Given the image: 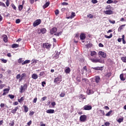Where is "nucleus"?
<instances>
[{"instance_id": "nucleus-1", "label": "nucleus", "mask_w": 126, "mask_h": 126, "mask_svg": "<svg viewBox=\"0 0 126 126\" xmlns=\"http://www.w3.org/2000/svg\"><path fill=\"white\" fill-rule=\"evenodd\" d=\"M27 87H28V85H27V84H25L24 86H21V88L20 89V93H23L27 89Z\"/></svg>"}, {"instance_id": "nucleus-2", "label": "nucleus", "mask_w": 126, "mask_h": 126, "mask_svg": "<svg viewBox=\"0 0 126 126\" xmlns=\"http://www.w3.org/2000/svg\"><path fill=\"white\" fill-rule=\"evenodd\" d=\"M92 63H104L105 61L104 60H102L101 59H90Z\"/></svg>"}, {"instance_id": "nucleus-3", "label": "nucleus", "mask_w": 126, "mask_h": 126, "mask_svg": "<svg viewBox=\"0 0 126 126\" xmlns=\"http://www.w3.org/2000/svg\"><path fill=\"white\" fill-rule=\"evenodd\" d=\"M61 81H62V76H60V77H57L55 79L54 83H57V84H59V83H60Z\"/></svg>"}, {"instance_id": "nucleus-4", "label": "nucleus", "mask_w": 126, "mask_h": 126, "mask_svg": "<svg viewBox=\"0 0 126 126\" xmlns=\"http://www.w3.org/2000/svg\"><path fill=\"white\" fill-rule=\"evenodd\" d=\"M83 110H85V111H90V110H92V106L89 105H85L83 107Z\"/></svg>"}, {"instance_id": "nucleus-5", "label": "nucleus", "mask_w": 126, "mask_h": 126, "mask_svg": "<svg viewBox=\"0 0 126 126\" xmlns=\"http://www.w3.org/2000/svg\"><path fill=\"white\" fill-rule=\"evenodd\" d=\"M51 46H52V45L48 43H43V48L45 49H50L51 48Z\"/></svg>"}, {"instance_id": "nucleus-6", "label": "nucleus", "mask_w": 126, "mask_h": 126, "mask_svg": "<svg viewBox=\"0 0 126 126\" xmlns=\"http://www.w3.org/2000/svg\"><path fill=\"white\" fill-rule=\"evenodd\" d=\"M41 24V20H37L33 23L34 27H36V26H38V25Z\"/></svg>"}, {"instance_id": "nucleus-7", "label": "nucleus", "mask_w": 126, "mask_h": 126, "mask_svg": "<svg viewBox=\"0 0 126 126\" xmlns=\"http://www.w3.org/2000/svg\"><path fill=\"white\" fill-rule=\"evenodd\" d=\"M98 55H100L102 58H106L107 57V54L106 53L102 52V51H99L98 52Z\"/></svg>"}, {"instance_id": "nucleus-8", "label": "nucleus", "mask_w": 126, "mask_h": 126, "mask_svg": "<svg viewBox=\"0 0 126 126\" xmlns=\"http://www.w3.org/2000/svg\"><path fill=\"white\" fill-rule=\"evenodd\" d=\"M86 119H87L86 115H82L80 117V120L81 122H85V121H86Z\"/></svg>"}, {"instance_id": "nucleus-9", "label": "nucleus", "mask_w": 126, "mask_h": 126, "mask_svg": "<svg viewBox=\"0 0 126 126\" xmlns=\"http://www.w3.org/2000/svg\"><path fill=\"white\" fill-rule=\"evenodd\" d=\"M26 77V73H23L21 75V78L19 79V81H21L22 80L25 79Z\"/></svg>"}, {"instance_id": "nucleus-10", "label": "nucleus", "mask_w": 126, "mask_h": 126, "mask_svg": "<svg viewBox=\"0 0 126 126\" xmlns=\"http://www.w3.org/2000/svg\"><path fill=\"white\" fill-rule=\"evenodd\" d=\"M104 13L105 14L111 15V14H113L114 13V12H113V11H112L111 10H106V11H104Z\"/></svg>"}, {"instance_id": "nucleus-11", "label": "nucleus", "mask_w": 126, "mask_h": 126, "mask_svg": "<svg viewBox=\"0 0 126 126\" xmlns=\"http://www.w3.org/2000/svg\"><path fill=\"white\" fill-rule=\"evenodd\" d=\"M93 69H94L95 70H103V67H92Z\"/></svg>"}, {"instance_id": "nucleus-12", "label": "nucleus", "mask_w": 126, "mask_h": 126, "mask_svg": "<svg viewBox=\"0 0 126 126\" xmlns=\"http://www.w3.org/2000/svg\"><path fill=\"white\" fill-rule=\"evenodd\" d=\"M4 93L2 94L3 96H5L6 95V93H8L9 92V89H5L3 90Z\"/></svg>"}, {"instance_id": "nucleus-13", "label": "nucleus", "mask_w": 126, "mask_h": 126, "mask_svg": "<svg viewBox=\"0 0 126 126\" xmlns=\"http://www.w3.org/2000/svg\"><path fill=\"white\" fill-rule=\"evenodd\" d=\"M56 32H57V29H56V28H53L50 31V33L52 34H55V33H56Z\"/></svg>"}, {"instance_id": "nucleus-14", "label": "nucleus", "mask_w": 126, "mask_h": 126, "mask_svg": "<svg viewBox=\"0 0 126 126\" xmlns=\"http://www.w3.org/2000/svg\"><path fill=\"white\" fill-rule=\"evenodd\" d=\"M47 114H54L55 113V110L54 109H48L46 111Z\"/></svg>"}, {"instance_id": "nucleus-15", "label": "nucleus", "mask_w": 126, "mask_h": 126, "mask_svg": "<svg viewBox=\"0 0 126 126\" xmlns=\"http://www.w3.org/2000/svg\"><path fill=\"white\" fill-rule=\"evenodd\" d=\"M75 16V13L72 12L70 16L67 17V19H72Z\"/></svg>"}, {"instance_id": "nucleus-16", "label": "nucleus", "mask_w": 126, "mask_h": 126, "mask_svg": "<svg viewBox=\"0 0 126 126\" xmlns=\"http://www.w3.org/2000/svg\"><path fill=\"white\" fill-rule=\"evenodd\" d=\"M85 38H86V35H85V33H81L80 35V39L85 40Z\"/></svg>"}, {"instance_id": "nucleus-17", "label": "nucleus", "mask_w": 126, "mask_h": 126, "mask_svg": "<svg viewBox=\"0 0 126 126\" xmlns=\"http://www.w3.org/2000/svg\"><path fill=\"white\" fill-rule=\"evenodd\" d=\"M19 107L20 106H17L14 109H13L11 111V113L12 114H15V113H16V111H17L18 110V109H19Z\"/></svg>"}, {"instance_id": "nucleus-18", "label": "nucleus", "mask_w": 126, "mask_h": 126, "mask_svg": "<svg viewBox=\"0 0 126 126\" xmlns=\"http://www.w3.org/2000/svg\"><path fill=\"white\" fill-rule=\"evenodd\" d=\"M50 5V2H47L43 6V8L45 9V8H47L48 6Z\"/></svg>"}, {"instance_id": "nucleus-19", "label": "nucleus", "mask_w": 126, "mask_h": 126, "mask_svg": "<svg viewBox=\"0 0 126 126\" xmlns=\"http://www.w3.org/2000/svg\"><path fill=\"white\" fill-rule=\"evenodd\" d=\"M65 73L68 74L70 72V67H66L64 70Z\"/></svg>"}, {"instance_id": "nucleus-20", "label": "nucleus", "mask_w": 126, "mask_h": 126, "mask_svg": "<svg viewBox=\"0 0 126 126\" xmlns=\"http://www.w3.org/2000/svg\"><path fill=\"white\" fill-rule=\"evenodd\" d=\"M32 78L33 79H37L38 78V75H37V74H33L32 75Z\"/></svg>"}, {"instance_id": "nucleus-21", "label": "nucleus", "mask_w": 126, "mask_h": 126, "mask_svg": "<svg viewBox=\"0 0 126 126\" xmlns=\"http://www.w3.org/2000/svg\"><path fill=\"white\" fill-rule=\"evenodd\" d=\"M3 41L5 43H7V36L6 35H3Z\"/></svg>"}, {"instance_id": "nucleus-22", "label": "nucleus", "mask_w": 126, "mask_h": 126, "mask_svg": "<svg viewBox=\"0 0 126 126\" xmlns=\"http://www.w3.org/2000/svg\"><path fill=\"white\" fill-rule=\"evenodd\" d=\"M18 47H19V45H18L16 43H14V44H12L11 46V48H12L13 49H14L15 48H18Z\"/></svg>"}, {"instance_id": "nucleus-23", "label": "nucleus", "mask_w": 126, "mask_h": 126, "mask_svg": "<svg viewBox=\"0 0 126 126\" xmlns=\"http://www.w3.org/2000/svg\"><path fill=\"white\" fill-rule=\"evenodd\" d=\"M126 26V25H122L121 26H120L118 29V31H122V30H123V29H124V27H125Z\"/></svg>"}, {"instance_id": "nucleus-24", "label": "nucleus", "mask_w": 126, "mask_h": 126, "mask_svg": "<svg viewBox=\"0 0 126 126\" xmlns=\"http://www.w3.org/2000/svg\"><path fill=\"white\" fill-rule=\"evenodd\" d=\"M59 55H60V53H56L54 56H53V59L54 60H57V59H59Z\"/></svg>"}, {"instance_id": "nucleus-25", "label": "nucleus", "mask_w": 126, "mask_h": 126, "mask_svg": "<svg viewBox=\"0 0 126 126\" xmlns=\"http://www.w3.org/2000/svg\"><path fill=\"white\" fill-rule=\"evenodd\" d=\"M23 107L24 108V111H25V113H27V112H28L29 111V108L28 107H27V106L26 105H24Z\"/></svg>"}, {"instance_id": "nucleus-26", "label": "nucleus", "mask_w": 126, "mask_h": 126, "mask_svg": "<svg viewBox=\"0 0 126 126\" xmlns=\"http://www.w3.org/2000/svg\"><path fill=\"white\" fill-rule=\"evenodd\" d=\"M105 38H106L107 39H111L113 37V33H111L110 35L108 36L107 35H104Z\"/></svg>"}, {"instance_id": "nucleus-27", "label": "nucleus", "mask_w": 126, "mask_h": 126, "mask_svg": "<svg viewBox=\"0 0 126 126\" xmlns=\"http://www.w3.org/2000/svg\"><path fill=\"white\" fill-rule=\"evenodd\" d=\"M99 81H100V77L99 76H95V82L99 83Z\"/></svg>"}, {"instance_id": "nucleus-28", "label": "nucleus", "mask_w": 126, "mask_h": 126, "mask_svg": "<svg viewBox=\"0 0 126 126\" xmlns=\"http://www.w3.org/2000/svg\"><path fill=\"white\" fill-rule=\"evenodd\" d=\"M41 33H42V34H45V33H46V32H47V31L46 30V29L43 28V29H41L40 30Z\"/></svg>"}, {"instance_id": "nucleus-29", "label": "nucleus", "mask_w": 126, "mask_h": 126, "mask_svg": "<svg viewBox=\"0 0 126 126\" xmlns=\"http://www.w3.org/2000/svg\"><path fill=\"white\" fill-rule=\"evenodd\" d=\"M96 54H97V53H96V52L95 51H92L91 53V56L92 57H94V56H96Z\"/></svg>"}, {"instance_id": "nucleus-30", "label": "nucleus", "mask_w": 126, "mask_h": 126, "mask_svg": "<svg viewBox=\"0 0 126 126\" xmlns=\"http://www.w3.org/2000/svg\"><path fill=\"white\" fill-rule=\"evenodd\" d=\"M121 80H122V81H125L126 80V79L124 78V75H123V74H121L120 76Z\"/></svg>"}, {"instance_id": "nucleus-31", "label": "nucleus", "mask_w": 126, "mask_h": 126, "mask_svg": "<svg viewBox=\"0 0 126 126\" xmlns=\"http://www.w3.org/2000/svg\"><path fill=\"white\" fill-rule=\"evenodd\" d=\"M18 102H19V103H21L22 102H23V101H24V97H22L21 98H19L18 99Z\"/></svg>"}, {"instance_id": "nucleus-32", "label": "nucleus", "mask_w": 126, "mask_h": 126, "mask_svg": "<svg viewBox=\"0 0 126 126\" xmlns=\"http://www.w3.org/2000/svg\"><path fill=\"white\" fill-rule=\"evenodd\" d=\"M122 42L123 44H126V40L125 39V35H122Z\"/></svg>"}, {"instance_id": "nucleus-33", "label": "nucleus", "mask_w": 126, "mask_h": 126, "mask_svg": "<svg viewBox=\"0 0 126 126\" xmlns=\"http://www.w3.org/2000/svg\"><path fill=\"white\" fill-rule=\"evenodd\" d=\"M30 63V60H26L22 63V64H26V63Z\"/></svg>"}, {"instance_id": "nucleus-34", "label": "nucleus", "mask_w": 126, "mask_h": 126, "mask_svg": "<svg viewBox=\"0 0 126 126\" xmlns=\"http://www.w3.org/2000/svg\"><path fill=\"white\" fill-rule=\"evenodd\" d=\"M88 92V94H89V95H90V94H93V93H94V92H93V91L91 90H89L87 91Z\"/></svg>"}, {"instance_id": "nucleus-35", "label": "nucleus", "mask_w": 126, "mask_h": 126, "mask_svg": "<svg viewBox=\"0 0 126 126\" xmlns=\"http://www.w3.org/2000/svg\"><path fill=\"white\" fill-rule=\"evenodd\" d=\"M112 113H113V111L110 110L109 112H108L106 114V116L107 117H109V116H111V114H112Z\"/></svg>"}, {"instance_id": "nucleus-36", "label": "nucleus", "mask_w": 126, "mask_h": 126, "mask_svg": "<svg viewBox=\"0 0 126 126\" xmlns=\"http://www.w3.org/2000/svg\"><path fill=\"white\" fill-rule=\"evenodd\" d=\"M108 21L109 22H110V23H111L112 24H115L116 23V21H115V20L112 21L111 20H109Z\"/></svg>"}, {"instance_id": "nucleus-37", "label": "nucleus", "mask_w": 126, "mask_h": 126, "mask_svg": "<svg viewBox=\"0 0 126 126\" xmlns=\"http://www.w3.org/2000/svg\"><path fill=\"white\" fill-rule=\"evenodd\" d=\"M36 63L37 61H36L35 60H32V64H36Z\"/></svg>"}, {"instance_id": "nucleus-38", "label": "nucleus", "mask_w": 126, "mask_h": 126, "mask_svg": "<svg viewBox=\"0 0 126 126\" xmlns=\"http://www.w3.org/2000/svg\"><path fill=\"white\" fill-rule=\"evenodd\" d=\"M82 81L83 82H85L86 83H87L89 81H88V79L84 78V79H82Z\"/></svg>"}, {"instance_id": "nucleus-39", "label": "nucleus", "mask_w": 126, "mask_h": 126, "mask_svg": "<svg viewBox=\"0 0 126 126\" xmlns=\"http://www.w3.org/2000/svg\"><path fill=\"white\" fill-rule=\"evenodd\" d=\"M121 60L124 62V63H126V57H122Z\"/></svg>"}, {"instance_id": "nucleus-40", "label": "nucleus", "mask_w": 126, "mask_h": 126, "mask_svg": "<svg viewBox=\"0 0 126 126\" xmlns=\"http://www.w3.org/2000/svg\"><path fill=\"white\" fill-rule=\"evenodd\" d=\"M8 97H9V98L10 99H14V95L9 94Z\"/></svg>"}, {"instance_id": "nucleus-41", "label": "nucleus", "mask_w": 126, "mask_h": 126, "mask_svg": "<svg viewBox=\"0 0 126 126\" xmlns=\"http://www.w3.org/2000/svg\"><path fill=\"white\" fill-rule=\"evenodd\" d=\"M21 78V75H20V74H18L16 76V79H20Z\"/></svg>"}, {"instance_id": "nucleus-42", "label": "nucleus", "mask_w": 126, "mask_h": 126, "mask_svg": "<svg viewBox=\"0 0 126 126\" xmlns=\"http://www.w3.org/2000/svg\"><path fill=\"white\" fill-rule=\"evenodd\" d=\"M83 70H84V71H86V72H87V67L86 66H85L84 67H83Z\"/></svg>"}, {"instance_id": "nucleus-43", "label": "nucleus", "mask_w": 126, "mask_h": 126, "mask_svg": "<svg viewBox=\"0 0 126 126\" xmlns=\"http://www.w3.org/2000/svg\"><path fill=\"white\" fill-rule=\"evenodd\" d=\"M87 17H89V18L92 19V18H93V16L92 14H90L87 15Z\"/></svg>"}, {"instance_id": "nucleus-44", "label": "nucleus", "mask_w": 126, "mask_h": 126, "mask_svg": "<svg viewBox=\"0 0 126 126\" xmlns=\"http://www.w3.org/2000/svg\"><path fill=\"white\" fill-rule=\"evenodd\" d=\"M1 61L4 63H6L7 61L6 60L3 59H1Z\"/></svg>"}, {"instance_id": "nucleus-45", "label": "nucleus", "mask_w": 126, "mask_h": 126, "mask_svg": "<svg viewBox=\"0 0 126 126\" xmlns=\"http://www.w3.org/2000/svg\"><path fill=\"white\" fill-rule=\"evenodd\" d=\"M113 1L112 0H108L106 2V3H113Z\"/></svg>"}, {"instance_id": "nucleus-46", "label": "nucleus", "mask_w": 126, "mask_h": 126, "mask_svg": "<svg viewBox=\"0 0 126 126\" xmlns=\"http://www.w3.org/2000/svg\"><path fill=\"white\" fill-rule=\"evenodd\" d=\"M111 74H112L110 72L107 73V74L106 75V77L109 78V77H110V76H111Z\"/></svg>"}, {"instance_id": "nucleus-47", "label": "nucleus", "mask_w": 126, "mask_h": 126, "mask_svg": "<svg viewBox=\"0 0 126 126\" xmlns=\"http://www.w3.org/2000/svg\"><path fill=\"white\" fill-rule=\"evenodd\" d=\"M4 86H5V84L0 85V89H2V88H3V87H4Z\"/></svg>"}, {"instance_id": "nucleus-48", "label": "nucleus", "mask_w": 126, "mask_h": 126, "mask_svg": "<svg viewBox=\"0 0 126 126\" xmlns=\"http://www.w3.org/2000/svg\"><path fill=\"white\" fill-rule=\"evenodd\" d=\"M65 95V94H64V93H62L60 96V97H64V95Z\"/></svg>"}, {"instance_id": "nucleus-49", "label": "nucleus", "mask_w": 126, "mask_h": 126, "mask_svg": "<svg viewBox=\"0 0 126 126\" xmlns=\"http://www.w3.org/2000/svg\"><path fill=\"white\" fill-rule=\"evenodd\" d=\"M124 121V119L120 118L118 120V123H122Z\"/></svg>"}, {"instance_id": "nucleus-50", "label": "nucleus", "mask_w": 126, "mask_h": 126, "mask_svg": "<svg viewBox=\"0 0 126 126\" xmlns=\"http://www.w3.org/2000/svg\"><path fill=\"white\" fill-rule=\"evenodd\" d=\"M6 6H9V0H6Z\"/></svg>"}, {"instance_id": "nucleus-51", "label": "nucleus", "mask_w": 126, "mask_h": 126, "mask_svg": "<svg viewBox=\"0 0 126 126\" xmlns=\"http://www.w3.org/2000/svg\"><path fill=\"white\" fill-rule=\"evenodd\" d=\"M20 19H18L16 20V23H17V24H18V23H20Z\"/></svg>"}, {"instance_id": "nucleus-52", "label": "nucleus", "mask_w": 126, "mask_h": 126, "mask_svg": "<svg viewBox=\"0 0 126 126\" xmlns=\"http://www.w3.org/2000/svg\"><path fill=\"white\" fill-rule=\"evenodd\" d=\"M22 8H23V6H22V5H20L19 6V10H22Z\"/></svg>"}, {"instance_id": "nucleus-53", "label": "nucleus", "mask_w": 126, "mask_h": 126, "mask_svg": "<svg viewBox=\"0 0 126 126\" xmlns=\"http://www.w3.org/2000/svg\"><path fill=\"white\" fill-rule=\"evenodd\" d=\"M79 97L80 98H82V99H85V95L83 94H81Z\"/></svg>"}, {"instance_id": "nucleus-54", "label": "nucleus", "mask_w": 126, "mask_h": 126, "mask_svg": "<svg viewBox=\"0 0 126 126\" xmlns=\"http://www.w3.org/2000/svg\"><path fill=\"white\" fill-rule=\"evenodd\" d=\"M55 14L56 15H58V14H59V13H60V11H59V10H56L55 11Z\"/></svg>"}, {"instance_id": "nucleus-55", "label": "nucleus", "mask_w": 126, "mask_h": 126, "mask_svg": "<svg viewBox=\"0 0 126 126\" xmlns=\"http://www.w3.org/2000/svg\"><path fill=\"white\" fill-rule=\"evenodd\" d=\"M62 5H68V3L64 2L62 3Z\"/></svg>"}, {"instance_id": "nucleus-56", "label": "nucleus", "mask_w": 126, "mask_h": 126, "mask_svg": "<svg viewBox=\"0 0 126 126\" xmlns=\"http://www.w3.org/2000/svg\"><path fill=\"white\" fill-rule=\"evenodd\" d=\"M22 62H23V61H22V58H20L18 60V63H22Z\"/></svg>"}, {"instance_id": "nucleus-57", "label": "nucleus", "mask_w": 126, "mask_h": 126, "mask_svg": "<svg viewBox=\"0 0 126 126\" xmlns=\"http://www.w3.org/2000/svg\"><path fill=\"white\" fill-rule=\"evenodd\" d=\"M92 2H93V3H97V2H98V1H97V0H92Z\"/></svg>"}, {"instance_id": "nucleus-58", "label": "nucleus", "mask_w": 126, "mask_h": 126, "mask_svg": "<svg viewBox=\"0 0 126 126\" xmlns=\"http://www.w3.org/2000/svg\"><path fill=\"white\" fill-rule=\"evenodd\" d=\"M104 125H105V126H110V123H109V122H106V123H104Z\"/></svg>"}, {"instance_id": "nucleus-59", "label": "nucleus", "mask_w": 126, "mask_h": 126, "mask_svg": "<svg viewBox=\"0 0 126 126\" xmlns=\"http://www.w3.org/2000/svg\"><path fill=\"white\" fill-rule=\"evenodd\" d=\"M9 125L11 126H14V121H12L11 123H9Z\"/></svg>"}, {"instance_id": "nucleus-60", "label": "nucleus", "mask_w": 126, "mask_h": 126, "mask_svg": "<svg viewBox=\"0 0 126 126\" xmlns=\"http://www.w3.org/2000/svg\"><path fill=\"white\" fill-rule=\"evenodd\" d=\"M34 113H35V112H33V111L30 112V114H29L30 116H33V115H34Z\"/></svg>"}, {"instance_id": "nucleus-61", "label": "nucleus", "mask_w": 126, "mask_h": 126, "mask_svg": "<svg viewBox=\"0 0 126 126\" xmlns=\"http://www.w3.org/2000/svg\"><path fill=\"white\" fill-rule=\"evenodd\" d=\"M12 7H13V9H16V7L15 6V5H14V4H11Z\"/></svg>"}, {"instance_id": "nucleus-62", "label": "nucleus", "mask_w": 126, "mask_h": 126, "mask_svg": "<svg viewBox=\"0 0 126 126\" xmlns=\"http://www.w3.org/2000/svg\"><path fill=\"white\" fill-rule=\"evenodd\" d=\"M40 126H46V124H44L43 122H40Z\"/></svg>"}, {"instance_id": "nucleus-63", "label": "nucleus", "mask_w": 126, "mask_h": 126, "mask_svg": "<svg viewBox=\"0 0 126 126\" xmlns=\"http://www.w3.org/2000/svg\"><path fill=\"white\" fill-rule=\"evenodd\" d=\"M47 99V97L46 96H44V97H43L42 98H41V100L42 101H45V100H46Z\"/></svg>"}, {"instance_id": "nucleus-64", "label": "nucleus", "mask_w": 126, "mask_h": 126, "mask_svg": "<svg viewBox=\"0 0 126 126\" xmlns=\"http://www.w3.org/2000/svg\"><path fill=\"white\" fill-rule=\"evenodd\" d=\"M98 46H99V47H101V48H103V47H104V45H103V44H102V43H99L98 44Z\"/></svg>"}]
</instances>
